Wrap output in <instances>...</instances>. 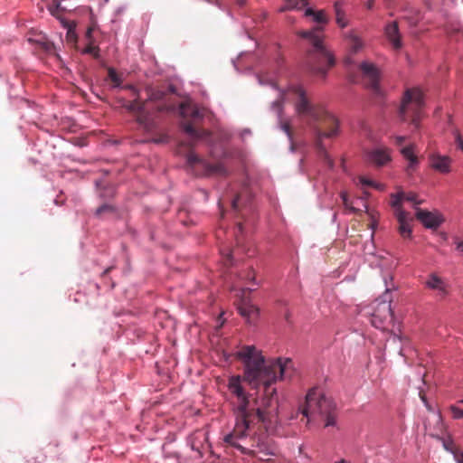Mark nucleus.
<instances>
[{
  "mask_svg": "<svg viewBox=\"0 0 463 463\" xmlns=\"http://www.w3.org/2000/svg\"><path fill=\"white\" fill-rule=\"evenodd\" d=\"M238 357L244 364L243 380L253 388L262 386L257 397L250 399L241 385L240 376L229 379L228 389L237 398L235 425L232 431L224 436V443L242 454L256 455L255 449L264 456L275 455L266 441V433L272 431L278 422V394L273 384L283 379L292 361L288 358L266 360L253 345L243 346Z\"/></svg>",
  "mask_w": 463,
  "mask_h": 463,
  "instance_id": "obj_1",
  "label": "nucleus"
},
{
  "mask_svg": "<svg viewBox=\"0 0 463 463\" xmlns=\"http://www.w3.org/2000/svg\"><path fill=\"white\" fill-rule=\"evenodd\" d=\"M285 99H291L298 118L309 128L315 148L329 168L334 166L329 157L324 139L334 138L339 135V121L322 105L313 103L302 86H290L284 93Z\"/></svg>",
  "mask_w": 463,
  "mask_h": 463,
  "instance_id": "obj_2",
  "label": "nucleus"
},
{
  "mask_svg": "<svg viewBox=\"0 0 463 463\" xmlns=\"http://www.w3.org/2000/svg\"><path fill=\"white\" fill-rule=\"evenodd\" d=\"M305 16H312L313 21L318 24L311 30L298 33L299 36L307 39L312 45L307 52V66L314 74L325 78L327 71L335 63L333 54L323 43V25L326 24L329 19L325 10L315 11L312 8L306 9Z\"/></svg>",
  "mask_w": 463,
  "mask_h": 463,
  "instance_id": "obj_3",
  "label": "nucleus"
},
{
  "mask_svg": "<svg viewBox=\"0 0 463 463\" xmlns=\"http://www.w3.org/2000/svg\"><path fill=\"white\" fill-rule=\"evenodd\" d=\"M424 107L423 93L419 88L405 90L399 109V117L402 122H410L418 128Z\"/></svg>",
  "mask_w": 463,
  "mask_h": 463,
  "instance_id": "obj_4",
  "label": "nucleus"
},
{
  "mask_svg": "<svg viewBox=\"0 0 463 463\" xmlns=\"http://www.w3.org/2000/svg\"><path fill=\"white\" fill-rule=\"evenodd\" d=\"M183 117L182 128L184 131L194 139L204 138L209 136L205 129L199 128L197 125L209 114L205 108H199L191 101L183 102L180 106Z\"/></svg>",
  "mask_w": 463,
  "mask_h": 463,
  "instance_id": "obj_5",
  "label": "nucleus"
},
{
  "mask_svg": "<svg viewBox=\"0 0 463 463\" xmlns=\"http://www.w3.org/2000/svg\"><path fill=\"white\" fill-rule=\"evenodd\" d=\"M119 102L121 107L135 115L136 121L146 131H152L156 128L154 114L147 109V101H141L139 97H136L132 101L120 99Z\"/></svg>",
  "mask_w": 463,
  "mask_h": 463,
  "instance_id": "obj_6",
  "label": "nucleus"
},
{
  "mask_svg": "<svg viewBox=\"0 0 463 463\" xmlns=\"http://www.w3.org/2000/svg\"><path fill=\"white\" fill-rule=\"evenodd\" d=\"M188 167L195 175H226L227 170L221 163L212 165L200 157L194 151L186 156Z\"/></svg>",
  "mask_w": 463,
  "mask_h": 463,
  "instance_id": "obj_7",
  "label": "nucleus"
},
{
  "mask_svg": "<svg viewBox=\"0 0 463 463\" xmlns=\"http://www.w3.org/2000/svg\"><path fill=\"white\" fill-rule=\"evenodd\" d=\"M393 314L391 307V301L376 300L373 304L371 323L379 329L385 330L392 322Z\"/></svg>",
  "mask_w": 463,
  "mask_h": 463,
  "instance_id": "obj_8",
  "label": "nucleus"
},
{
  "mask_svg": "<svg viewBox=\"0 0 463 463\" xmlns=\"http://www.w3.org/2000/svg\"><path fill=\"white\" fill-rule=\"evenodd\" d=\"M391 205L393 208L394 215L399 222L398 231L404 239L410 238L411 228L410 222L412 221L410 213L402 208V195H392Z\"/></svg>",
  "mask_w": 463,
  "mask_h": 463,
  "instance_id": "obj_9",
  "label": "nucleus"
},
{
  "mask_svg": "<svg viewBox=\"0 0 463 463\" xmlns=\"http://www.w3.org/2000/svg\"><path fill=\"white\" fill-rule=\"evenodd\" d=\"M322 392L317 388H312L306 395L304 404L300 407V411L307 419V423L317 416L318 405Z\"/></svg>",
  "mask_w": 463,
  "mask_h": 463,
  "instance_id": "obj_10",
  "label": "nucleus"
},
{
  "mask_svg": "<svg viewBox=\"0 0 463 463\" xmlns=\"http://www.w3.org/2000/svg\"><path fill=\"white\" fill-rule=\"evenodd\" d=\"M335 409V405L333 401L322 393L320 405H318L317 416L326 418L325 427L334 426L335 424V417L334 414Z\"/></svg>",
  "mask_w": 463,
  "mask_h": 463,
  "instance_id": "obj_11",
  "label": "nucleus"
},
{
  "mask_svg": "<svg viewBox=\"0 0 463 463\" xmlns=\"http://www.w3.org/2000/svg\"><path fill=\"white\" fill-rule=\"evenodd\" d=\"M431 168L440 174H449L451 171L452 159L449 156L432 153L429 156Z\"/></svg>",
  "mask_w": 463,
  "mask_h": 463,
  "instance_id": "obj_12",
  "label": "nucleus"
},
{
  "mask_svg": "<svg viewBox=\"0 0 463 463\" xmlns=\"http://www.w3.org/2000/svg\"><path fill=\"white\" fill-rule=\"evenodd\" d=\"M369 163L380 167L391 161L390 151L387 148H374L366 154Z\"/></svg>",
  "mask_w": 463,
  "mask_h": 463,
  "instance_id": "obj_13",
  "label": "nucleus"
},
{
  "mask_svg": "<svg viewBox=\"0 0 463 463\" xmlns=\"http://www.w3.org/2000/svg\"><path fill=\"white\" fill-rule=\"evenodd\" d=\"M364 76L368 80V86L374 91L378 90L379 71L374 64L364 61L360 65Z\"/></svg>",
  "mask_w": 463,
  "mask_h": 463,
  "instance_id": "obj_14",
  "label": "nucleus"
},
{
  "mask_svg": "<svg viewBox=\"0 0 463 463\" xmlns=\"http://www.w3.org/2000/svg\"><path fill=\"white\" fill-rule=\"evenodd\" d=\"M384 34L392 45L393 49L400 50L402 47V42L397 22L394 21L388 23L384 27Z\"/></svg>",
  "mask_w": 463,
  "mask_h": 463,
  "instance_id": "obj_15",
  "label": "nucleus"
},
{
  "mask_svg": "<svg viewBox=\"0 0 463 463\" xmlns=\"http://www.w3.org/2000/svg\"><path fill=\"white\" fill-rule=\"evenodd\" d=\"M425 285L430 289L437 290L438 296L440 298H444L448 294L447 283L435 273H432L429 276Z\"/></svg>",
  "mask_w": 463,
  "mask_h": 463,
  "instance_id": "obj_16",
  "label": "nucleus"
},
{
  "mask_svg": "<svg viewBox=\"0 0 463 463\" xmlns=\"http://www.w3.org/2000/svg\"><path fill=\"white\" fill-rule=\"evenodd\" d=\"M239 313L245 317L248 322L254 321L259 316V308L250 303L249 299L243 298L238 306Z\"/></svg>",
  "mask_w": 463,
  "mask_h": 463,
  "instance_id": "obj_17",
  "label": "nucleus"
},
{
  "mask_svg": "<svg viewBox=\"0 0 463 463\" xmlns=\"http://www.w3.org/2000/svg\"><path fill=\"white\" fill-rule=\"evenodd\" d=\"M416 217L427 228H437L440 224L439 218L428 211L417 209Z\"/></svg>",
  "mask_w": 463,
  "mask_h": 463,
  "instance_id": "obj_18",
  "label": "nucleus"
},
{
  "mask_svg": "<svg viewBox=\"0 0 463 463\" xmlns=\"http://www.w3.org/2000/svg\"><path fill=\"white\" fill-rule=\"evenodd\" d=\"M345 39L347 41L351 52L356 53L364 47V42L354 30L345 33Z\"/></svg>",
  "mask_w": 463,
  "mask_h": 463,
  "instance_id": "obj_19",
  "label": "nucleus"
},
{
  "mask_svg": "<svg viewBox=\"0 0 463 463\" xmlns=\"http://www.w3.org/2000/svg\"><path fill=\"white\" fill-rule=\"evenodd\" d=\"M282 103L281 99H278L272 103V108L277 111L279 117V127L286 133L290 141L293 140V130L291 128L290 123L288 121H283L280 118V114L282 111Z\"/></svg>",
  "mask_w": 463,
  "mask_h": 463,
  "instance_id": "obj_20",
  "label": "nucleus"
},
{
  "mask_svg": "<svg viewBox=\"0 0 463 463\" xmlns=\"http://www.w3.org/2000/svg\"><path fill=\"white\" fill-rule=\"evenodd\" d=\"M401 153L403 156V157L410 162L408 169L413 168V166L418 163V158L414 154V146L410 145L402 147L401 149Z\"/></svg>",
  "mask_w": 463,
  "mask_h": 463,
  "instance_id": "obj_21",
  "label": "nucleus"
},
{
  "mask_svg": "<svg viewBox=\"0 0 463 463\" xmlns=\"http://www.w3.org/2000/svg\"><path fill=\"white\" fill-rule=\"evenodd\" d=\"M335 21L339 27L345 28L348 25V20L345 18V12L343 11L340 3H335Z\"/></svg>",
  "mask_w": 463,
  "mask_h": 463,
  "instance_id": "obj_22",
  "label": "nucleus"
},
{
  "mask_svg": "<svg viewBox=\"0 0 463 463\" xmlns=\"http://www.w3.org/2000/svg\"><path fill=\"white\" fill-rule=\"evenodd\" d=\"M146 91L147 93L148 98L145 101H147V104L150 101L161 100V99H163V98L165 95V91H163L161 90L153 89L152 87H147L146 89Z\"/></svg>",
  "mask_w": 463,
  "mask_h": 463,
  "instance_id": "obj_23",
  "label": "nucleus"
},
{
  "mask_svg": "<svg viewBox=\"0 0 463 463\" xmlns=\"http://www.w3.org/2000/svg\"><path fill=\"white\" fill-rule=\"evenodd\" d=\"M116 213V209L113 205L105 203L99 206L96 210V215L98 217H104L106 215L114 214Z\"/></svg>",
  "mask_w": 463,
  "mask_h": 463,
  "instance_id": "obj_24",
  "label": "nucleus"
},
{
  "mask_svg": "<svg viewBox=\"0 0 463 463\" xmlns=\"http://www.w3.org/2000/svg\"><path fill=\"white\" fill-rule=\"evenodd\" d=\"M108 76L109 79L113 82L114 87H119L122 83V80L120 76L117 73L115 69L109 68L108 69Z\"/></svg>",
  "mask_w": 463,
  "mask_h": 463,
  "instance_id": "obj_25",
  "label": "nucleus"
},
{
  "mask_svg": "<svg viewBox=\"0 0 463 463\" xmlns=\"http://www.w3.org/2000/svg\"><path fill=\"white\" fill-rule=\"evenodd\" d=\"M400 194L402 195V202L403 200H405V201H408V202H411V203H413L415 204H420L421 203V201L417 200V195L414 193L405 194L403 192H401V193L396 194L395 195H400Z\"/></svg>",
  "mask_w": 463,
  "mask_h": 463,
  "instance_id": "obj_26",
  "label": "nucleus"
},
{
  "mask_svg": "<svg viewBox=\"0 0 463 463\" xmlns=\"http://www.w3.org/2000/svg\"><path fill=\"white\" fill-rule=\"evenodd\" d=\"M85 53H89L93 55L95 58H99V48L98 46H95L91 43H90L84 50Z\"/></svg>",
  "mask_w": 463,
  "mask_h": 463,
  "instance_id": "obj_27",
  "label": "nucleus"
},
{
  "mask_svg": "<svg viewBox=\"0 0 463 463\" xmlns=\"http://www.w3.org/2000/svg\"><path fill=\"white\" fill-rule=\"evenodd\" d=\"M242 203H244L243 195L242 194H240L232 200V207L233 210L237 211L240 209V205Z\"/></svg>",
  "mask_w": 463,
  "mask_h": 463,
  "instance_id": "obj_28",
  "label": "nucleus"
},
{
  "mask_svg": "<svg viewBox=\"0 0 463 463\" xmlns=\"http://www.w3.org/2000/svg\"><path fill=\"white\" fill-rule=\"evenodd\" d=\"M341 197H342V200H343V203L345 205V207L348 210H350L351 212L353 213H355L357 210L351 205V203H349V200H348V196L345 193H342L341 194Z\"/></svg>",
  "mask_w": 463,
  "mask_h": 463,
  "instance_id": "obj_29",
  "label": "nucleus"
},
{
  "mask_svg": "<svg viewBox=\"0 0 463 463\" xmlns=\"http://www.w3.org/2000/svg\"><path fill=\"white\" fill-rule=\"evenodd\" d=\"M450 410L455 419H463V409L458 406H451Z\"/></svg>",
  "mask_w": 463,
  "mask_h": 463,
  "instance_id": "obj_30",
  "label": "nucleus"
},
{
  "mask_svg": "<svg viewBox=\"0 0 463 463\" xmlns=\"http://www.w3.org/2000/svg\"><path fill=\"white\" fill-rule=\"evenodd\" d=\"M444 448L446 450L453 453L455 455V453H460L459 451H457L455 449V446L453 444V442L450 440V441H444Z\"/></svg>",
  "mask_w": 463,
  "mask_h": 463,
  "instance_id": "obj_31",
  "label": "nucleus"
},
{
  "mask_svg": "<svg viewBox=\"0 0 463 463\" xmlns=\"http://www.w3.org/2000/svg\"><path fill=\"white\" fill-rule=\"evenodd\" d=\"M419 395H420V400H421V401L423 402V403L425 404L426 408H427L429 411H432L431 406L429 404V402H428V401H427V398H426V395H425L424 392H423V391H420Z\"/></svg>",
  "mask_w": 463,
  "mask_h": 463,
  "instance_id": "obj_32",
  "label": "nucleus"
},
{
  "mask_svg": "<svg viewBox=\"0 0 463 463\" xmlns=\"http://www.w3.org/2000/svg\"><path fill=\"white\" fill-rule=\"evenodd\" d=\"M122 88L125 90H131L132 93L135 95V97H139V91L135 86H133L131 84H128V85L123 86Z\"/></svg>",
  "mask_w": 463,
  "mask_h": 463,
  "instance_id": "obj_33",
  "label": "nucleus"
},
{
  "mask_svg": "<svg viewBox=\"0 0 463 463\" xmlns=\"http://www.w3.org/2000/svg\"><path fill=\"white\" fill-rule=\"evenodd\" d=\"M456 144L460 150H463V139L459 133L456 134Z\"/></svg>",
  "mask_w": 463,
  "mask_h": 463,
  "instance_id": "obj_34",
  "label": "nucleus"
},
{
  "mask_svg": "<svg viewBox=\"0 0 463 463\" xmlns=\"http://www.w3.org/2000/svg\"><path fill=\"white\" fill-rule=\"evenodd\" d=\"M360 182L363 185L375 186L378 188V186L375 185L373 181L368 180L365 177H360Z\"/></svg>",
  "mask_w": 463,
  "mask_h": 463,
  "instance_id": "obj_35",
  "label": "nucleus"
},
{
  "mask_svg": "<svg viewBox=\"0 0 463 463\" xmlns=\"http://www.w3.org/2000/svg\"><path fill=\"white\" fill-rule=\"evenodd\" d=\"M406 137L403 136H396L394 137V143L396 146H402L405 141Z\"/></svg>",
  "mask_w": 463,
  "mask_h": 463,
  "instance_id": "obj_36",
  "label": "nucleus"
},
{
  "mask_svg": "<svg viewBox=\"0 0 463 463\" xmlns=\"http://www.w3.org/2000/svg\"><path fill=\"white\" fill-rule=\"evenodd\" d=\"M93 31H94V26H90V27L87 29V32H86V38H87L88 40H90V39H91Z\"/></svg>",
  "mask_w": 463,
  "mask_h": 463,
  "instance_id": "obj_37",
  "label": "nucleus"
},
{
  "mask_svg": "<svg viewBox=\"0 0 463 463\" xmlns=\"http://www.w3.org/2000/svg\"><path fill=\"white\" fill-rule=\"evenodd\" d=\"M455 460L458 463H463V452L462 453H455Z\"/></svg>",
  "mask_w": 463,
  "mask_h": 463,
  "instance_id": "obj_38",
  "label": "nucleus"
},
{
  "mask_svg": "<svg viewBox=\"0 0 463 463\" xmlns=\"http://www.w3.org/2000/svg\"><path fill=\"white\" fill-rule=\"evenodd\" d=\"M373 5H374V0H367L365 6L367 9L371 10V9H373Z\"/></svg>",
  "mask_w": 463,
  "mask_h": 463,
  "instance_id": "obj_39",
  "label": "nucleus"
},
{
  "mask_svg": "<svg viewBox=\"0 0 463 463\" xmlns=\"http://www.w3.org/2000/svg\"><path fill=\"white\" fill-rule=\"evenodd\" d=\"M457 250L460 252H463V241L457 242Z\"/></svg>",
  "mask_w": 463,
  "mask_h": 463,
  "instance_id": "obj_40",
  "label": "nucleus"
},
{
  "mask_svg": "<svg viewBox=\"0 0 463 463\" xmlns=\"http://www.w3.org/2000/svg\"><path fill=\"white\" fill-rule=\"evenodd\" d=\"M237 227H238L239 232L241 233V232H242V230H243L242 224H241V222H239V223L237 224Z\"/></svg>",
  "mask_w": 463,
  "mask_h": 463,
  "instance_id": "obj_41",
  "label": "nucleus"
},
{
  "mask_svg": "<svg viewBox=\"0 0 463 463\" xmlns=\"http://www.w3.org/2000/svg\"><path fill=\"white\" fill-rule=\"evenodd\" d=\"M112 267L106 269L103 272L104 275L108 274L111 270Z\"/></svg>",
  "mask_w": 463,
  "mask_h": 463,
  "instance_id": "obj_42",
  "label": "nucleus"
},
{
  "mask_svg": "<svg viewBox=\"0 0 463 463\" xmlns=\"http://www.w3.org/2000/svg\"><path fill=\"white\" fill-rule=\"evenodd\" d=\"M239 5L242 6L245 4V0H239Z\"/></svg>",
  "mask_w": 463,
  "mask_h": 463,
  "instance_id": "obj_43",
  "label": "nucleus"
},
{
  "mask_svg": "<svg viewBox=\"0 0 463 463\" xmlns=\"http://www.w3.org/2000/svg\"><path fill=\"white\" fill-rule=\"evenodd\" d=\"M45 49H46L47 51H50V46H49V44H46V45H45Z\"/></svg>",
  "mask_w": 463,
  "mask_h": 463,
  "instance_id": "obj_44",
  "label": "nucleus"
},
{
  "mask_svg": "<svg viewBox=\"0 0 463 463\" xmlns=\"http://www.w3.org/2000/svg\"><path fill=\"white\" fill-rule=\"evenodd\" d=\"M370 226H371V228H372L373 230L374 229V224H373V223H372Z\"/></svg>",
  "mask_w": 463,
  "mask_h": 463,
  "instance_id": "obj_45",
  "label": "nucleus"
},
{
  "mask_svg": "<svg viewBox=\"0 0 463 463\" xmlns=\"http://www.w3.org/2000/svg\"><path fill=\"white\" fill-rule=\"evenodd\" d=\"M337 463H346V462L344 459H342L341 461H339Z\"/></svg>",
  "mask_w": 463,
  "mask_h": 463,
  "instance_id": "obj_46",
  "label": "nucleus"
},
{
  "mask_svg": "<svg viewBox=\"0 0 463 463\" xmlns=\"http://www.w3.org/2000/svg\"><path fill=\"white\" fill-rule=\"evenodd\" d=\"M286 9H288V7H283L281 8V11H285Z\"/></svg>",
  "mask_w": 463,
  "mask_h": 463,
  "instance_id": "obj_47",
  "label": "nucleus"
},
{
  "mask_svg": "<svg viewBox=\"0 0 463 463\" xmlns=\"http://www.w3.org/2000/svg\"><path fill=\"white\" fill-rule=\"evenodd\" d=\"M460 403H463V400L459 402Z\"/></svg>",
  "mask_w": 463,
  "mask_h": 463,
  "instance_id": "obj_48",
  "label": "nucleus"
}]
</instances>
